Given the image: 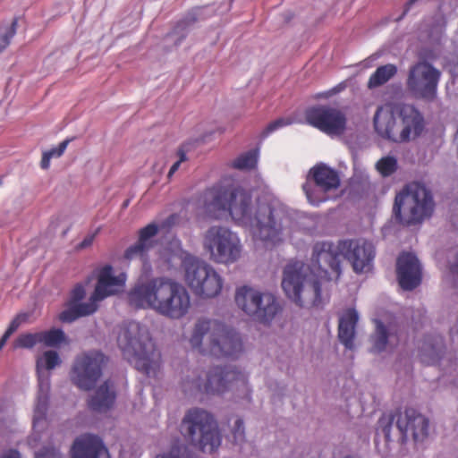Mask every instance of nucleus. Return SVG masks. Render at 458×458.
Instances as JSON below:
<instances>
[{
	"mask_svg": "<svg viewBox=\"0 0 458 458\" xmlns=\"http://www.w3.org/2000/svg\"><path fill=\"white\" fill-rule=\"evenodd\" d=\"M359 320V313L355 309L345 310L339 318L338 339L348 350L354 348L356 335V325Z\"/></svg>",
	"mask_w": 458,
	"mask_h": 458,
	"instance_id": "393cba45",
	"label": "nucleus"
},
{
	"mask_svg": "<svg viewBox=\"0 0 458 458\" xmlns=\"http://www.w3.org/2000/svg\"><path fill=\"white\" fill-rule=\"evenodd\" d=\"M37 344H40L39 332L21 334L14 341L15 349H32Z\"/></svg>",
	"mask_w": 458,
	"mask_h": 458,
	"instance_id": "c9c22d12",
	"label": "nucleus"
},
{
	"mask_svg": "<svg viewBox=\"0 0 458 458\" xmlns=\"http://www.w3.org/2000/svg\"><path fill=\"white\" fill-rule=\"evenodd\" d=\"M445 353L444 337L437 333L426 335L419 346V358L425 365L438 364Z\"/></svg>",
	"mask_w": 458,
	"mask_h": 458,
	"instance_id": "b1692460",
	"label": "nucleus"
},
{
	"mask_svg": "<svg viewBox=\"0 0 458 458\" xmlns=\"http://www.w3.org/2000/svg\"><path fill=\"white\" fill-rule=\"evenodd\" d=\"M159 227L156 223H150L139 231L137 242L128 247L124 252L126 259H132L138 256H144L152 247V238L158 233Z\"/></svg>",
	"mask_w": 458,
	"mask_h": 458,
	"instance_id": "bb28decb",
	"label": "nucleus"
},
{
	"mask_svg": "<svg viewBox=\"0 0 458 458\" xmlns=\"http://www.w3.org/2000/svg\"><path fill=\"white\" fill-rule=\"evenodd\" d=\"M174 215H171L168 218H167V222L171 223L174 221Z\"/></svg>",
	"mask_w": 458,
	"mask_h": 458,
	"instance_id": "6e6d98bb",
	"label": "nucleus"
},
{
	"mask_svg": "<svg viewBox=\"0 0 458 458\" xmlns=\"http://www.w3.org/2000/svg\"><path fill=\"white\" fill-rule=\"evenodd\" d=\"M2 458H21V454L18 450L11 449Z\"/></svg>",
	"mask_w": 458,
	"mask_h": 458,
	"instance_id": "8fccbe9b",
	"label": "nucleus"
},
{
	"mask_svg": "<svg viewBox=\"0 0 458 458\" xmlns=\"http://www.w3.org/2000/svg\"><path fill=\"white\" fill-rule=\"evenodd\" d=\"M16 26L17 20L14 19L4 31L0 30V53L10 45L12 38L16 34Z\"/></svg>",
	"mask_w": 458,
	"mask_h": 458,
	"instance_id": "e433bc0d",
	"label": "nucleus"
},
{
	"mask_svg": "<svg viewBox=\"0 0 458 458\" xmlns=\"http://www.w3.org/2000/svg\"><path fill=\"white\" fill-rule=\"evenodd\" d=\"M128 301L136 309H151L172 319L185 317L191 308L186 287L165 276L136 284L128 293Z\"/></svg>",
	"mask_w": 458,
	"mask_h": 458,
	"instance_id": "f03ea898",
	"label": "nucleus"
},
{
	"mask_svg": "<svg viewBox=\"0 0 458 458\" xmlns=\"http://www.w3.org/2000/svg\"><path fill=\"white\" fill-rule=\"evenodd\" d=\"M397 73V66L394 64L381 65L370 75L368 81L369 89L377 88L386 83Z\"/></svg>",
	"mask_w": 458,
	"mask_h": 458,
	"instance_id": "7c9ffc66",
	"label": "nucleus"
},
{
	"mask_svg": "<svg viewBox=\"0 0 458 458\" xmlns=\"http://www.w3.org/2000/svg\"><path fill=\"white\" fill-rule=\"evenodd\" d=\"M376 328L369 337L371 347L369 352L378 354L386 351L387 345H397L399 343V328L392 324L386 325L380 319H375Z\"/></svg>",
	"mask_w": 458,
	"mask_h": 458,
	"instance_id": "5701e85b",
	"label": "nucleus"
},
{
	"mask_svg": "<svg viewBox=\"0 0 458 458\" xmlns=\"http://www.w3.org/2000/svg\"><path fill=\"white\" fill-rule=\"evenodd\" d=\"M235 302L248 316L263 324H270L282 311L276 295L247 285L236 290Z\"/></svg>",
	"mask_w": 458,
	"mask_h": 458,
	"instance_id": "9b49d317",
	"label": "nucleus"
},
{
	"mask_svg": "<svg viewBox=\"0 0 458 458\" xmlns=\"http://www.w3.org/2000/svg\"><path fill=\"white\" fill-rule=\"evenodd\" d=\"M373 125L381 138L404 143L421 135L425 122L422 114L413 105H384L377 108Z\"/></svg>",
	"mask_w": 458,
	"mask_h": 458,
	"instance_id": "20e7f679",
	"label": "nucleus"
},
{
	"mask_svg": "<svg viewBox=\"0 0 458 458\" xmlns=\"http://www.w3.org/2000/svg\"><path fill=\"white\" fill-rule=\"evenodd\" d=\"M100 300L93 299V293L91 294L89 301L88 302H75L74 305L77 308L78 313L81 317L89 316L95 313L98 310L97 301Z\"/></svg>",
	"mask_w": 458,
	"mask_h": 458,
	"instance_id": "4c0bfd02",
	"label": "nucleus"
},
{
	"mask_svg": "<svg viewBox=\"0 0 458 458\" xmlns=\"http://www.w3.org/2000/svg\"><path fill=\"white\" fill-rule=\"evenodd\" d=\"M35 458H64V456L55 447L44 446L35 454Z\"/></svg>",
	"mask_w": 458,
	"mask_h": 458,
	"instance_id": "79ce46f5",
	"label": "nucleus"
},
{
	"mask_svg": "<svg viewBox=\"0 0 458 458\" xmlns=\"http://www.w3.org/2000/svg\"><path fill=\"white\" fill-rule=\"evenodd\" d=\"M29 314L27 312L18 313L10 322L6 328L4 335L9 339V337L24 323L29 319Z\"/></svg>",
	"mask_w": 458,
	"mask_h": 458,
	"instance_id": "ea45409f",
	"label": "nucleus"
},
{
	"mask_svg": "<svg viewBox=\"0 0 458 458\" xmlns=\"http://www.w3.org/2000/svg\"><path fill=\"white\" fill-rule=\"evenodd\" d=\"M299 121H297L293 117H279L271 123H269L266 128L261 131L260 133V139L265 140L267 138L271 133L276 131L277 130H280L284 127L292 125L293 123H297Z\"/></svg>",
	"mask_w": 458,
	"mask_h": 458,
	"instance_id": "f704fd0d",
	"label": "nucleus"
},
{
	"mask_svg": "<svg viewBox=\"0 0 458 458\" xmlns=\"http://www.w3.org/2000/svg\"><path fill=\"white\" fill-rule=\"evenodd\" d=\"M304 267L301 261L289 262L284 269L282 280V288L284 293L300 308L306 307L301 297L304 283L306 282Z\"/></svg>",
	"mask_w": 458,
	"mask_h": 458,
	"instance_id": "6ab92c4d",
	"label": "nucleus"
},
{
	"mask_svg": "<svg viewBox=\"0 0 458 458\" xmlns=\"http://www.w3.org/2000/svg\"><path fill=\"white\" fill-rule=\"evenodd\" d=\"M208 335V352L218 359H236L242 352V343L239 334L222 323H216L211 328L208 320H199L194 327L190 343L192 347L199 348L205 335Z\"/></svg>",
	"mask_w": 458,
	"mask_h": 458,
	"instance_id": "0eeeda50",
	"label": "nucleus"
},
{
	"mask_svg": "<svg viewBox=\"0 0 458 458\" xmlns=\"http://www.w3.org/2000/svg\"><path fill=\"white\" fill-rule=\"evenodd\" d=\"M342 258L340 241L336 244L330 241H322L317 242L313 245L310 269L317 278L311 281L313 293L312 306L320 307L324 305L322 285L318 277L327 276L328 270H331L339 276L342 274Z\"/></svg>",
	"mask_w": 458,
	"mask_h": 458,
	"instance_id": "9d476101",
	"label": "nucleus"
},
{
	"mask_svg": "<svg viewBox=\"0 0 458 458\" xmlns=\"http://www.w3.org/2000/svg\"><path fill=\"white\" fill-rule=\"evenodd\" d=\"M80 318L81 316L78 313L76 306L72 302H70L69 307L59 315V319L64 323H72Z\"/></svg>",
	"mask_w": 458,
	"mask_h": 458,
	"instance_id": "a19ab883",
	"label": "nucleus"
},
{
	"mask_svg": "<svg viewBox=\"0 0 458 458\" xmlns=\"http://www.w3.org/2000/svg\"><path fill=\"white\" fill-rule=\"evenodd\" d=\"M125 281L124 274L114 276L113 267L109 264L105 265L98 271L93 299L102 301L108 296L116 294L124 286Z\"/></svg>",
	"mask_w": 458,
	"mask_h": 458,
	"instance_id": "412c9836",
	"label": "nucleus"
},
{
	"mask_svg": "<svg viewBox=\"0 0 458 458\" xmlns=\"http://www.w3.org/2000/svg\"><path fill=\"white\" fill-rule=\"evenodd\" d=\"M116 392L114 384L110 380H106L100 385L95 394L88 401L89 408L97 412H106L114 404Z\"/></svg>",
	"mask_w": 458,
	"mask_h": 458,
	"instance_id": "a878e982",
	"label": "nucleus"
},
{
	"mask_svg": "<svg viewBox=\"0 0 458 458\" xmlns=\"http://www.w3.org/2000/svg\"><path fill=\"white\" fill-rule=\"evenodd\" d=\"M40 344L47 347H56L66 341L65 333L62 328L53 327L39 332Z\"/></svg>",
	"mask_w": 458,
	"mask_h": 458,
	"instance_id": "473e14b6",
	"label": "nucleus"
},
{
	"mask_svg": "<svg viewBox=\"0 0 458 458\" xmlns=\"http://www.w3.org/2000/svg\"><path fill=\"white\" fill-rule=\"evenodd\" d=\"M441 75V71L432 64L420 60L409 68L407 89L414 98L432 103L437 98Z\"/></svg>",
	"mask_w": 458,
	"mask_h": 458,
	"instance_id": "ddd939ff",
	"label": "nucleus"
},
{
	"mask_svg": "<svg viewBox=\"0 0 458 458\" xmlns=\"http://www.w3.org/2000/svg\"><path fill=\"white\" fill-rule=\"evenodd\" d=\"M340 249L354 273L360 275L372 270L376 256L372 242L364 239H344L340 240Z\"/></svg>",
	"mask_w": 458,
	"mask_h": 458,
	"instance_id": "a211bd4d",
	"label": "nucleus"
},
{
	"mask_svg": "<svg viewBox=\"0 0 458 458\" xmlns=\"http://www.w3.org/2000/svg\"><path fill=\"white\" fill-rule=\"evenodd\" d=\"M185 281L193 293L202 298H214L223 288V279L214 267L205 261L194 259L185 267Z\"/></svg>",
	"mask_w": 458,
	"mask_h": 458,
	"instance_id": "2eb2a0df",
	"label": "nucleus"
},
{
	"mask_svg": "<svg viewBox=\"0 0 458 458\" xmlns=\"http://www.w3.org/2000/svg\"><path fill=\"white\" fill-rule=\"evenodd\" d=\"M340 184L338 172L325 163H319L310 168L302 189L309 203L318 207L328 200V192L338 189Z\"/></svg>",
	"mask_w": 458,
	"mask_h": 458,
	"instance_id": "4468645a",
	"label": "nucleus"
},
{
	"mask_svg": "<svg viewBox=\"0 0 458 458\" xmlns=\"http://www.w3.org/2000/svg\"><path fill=\"white\" fill-rule=\"evenodd\" d=\"M232 434L233 437V442L236 445H242L245 442V426L242 418L238 417L233 423V427L232 428Z\"/></svg>",
	"mask_w": 458,
	"mask_h": 458,
	"instance_id": "58836bf2",
	"label": "nucleus"
},
{
	"mask_svg": "<svg viewBox=\"0 0 458 458\" xmlns=\"http://www.w3.org/2000/svg\"><path fill=\"white\" fill-rule=\"evenodd\" d=\"M454 268H455V271L458 274V252H457V256H456V261H455Z\"/></svg>",
	"mask_w": 458,
	"mask_h": 458,
	"instance_id": "5fc2aeb1",
	"label": "nucleus"
},
{
	"mask_svg": "<svg viewBox=\"0 0 458 458\" xmlns=\"http://www.w3.org/2000/svg\"><path fill=\"white\" fill-rule=\"evenodd\" d=\"M47 153H50V157H60L63 154L58 153L57 147L52 148L51 149L47 151Z\"/></svg>",
	"mask_w": 458,
	"mask_h": 458,
	"instance_id": "603ef678",
	"label": "nucleus"
},
{
	"mask_svg": "<svg viewBox=\"0 0 458 458\" xmlns=\"http://www.w3.org/2000/svg\"><path fill=\"white\" fill-rule=\"evenodd\" d=\"M203 204L208 210L228 211L239 225L250 226L256 245L274 249L284 242L287 208L276 199H259L252 212V195L234 184L216 183L205 190Z\"/></svg>",
	"mask_w": 458,
	"mask_h": 458,
	"instance_id": "f257e3e1",
	"label": "nucleus"
},
{
	"mask_svg": "<svg viewBox=\"0 0 458 458\" xmlns=\"http://www.w3.org/2000/svg\"><path fill=\"white\" fill-rule=\"evenodd\" d=\"M306 123L328 135L344 132L347 118L339 108L330 105H314L305 110Z\"/></svg>",
	"mask_w": 458,
	"mask_h": 458,
	"instance_id": "f3484780",
	"label": "nucleus"
},
{
	"mask_svg": "<svg viewBox=\"0 0 458 458\" xmlns=\"http://www.w3.org/2000/svg\"><path fill=\"white\" fill-rule=\"evenodd\" d=\"M203 10V8H196L189 12L174 25L173 30L165 35V39L167 41H173L175 47L180 46L187 38L191 27L199 20V16L201 14Z\"/></svg>",
	"mask_w": 458,
	"mask_h": 458,
	"instance_id": "cd10ccee",
	"label": "nucleus"
},
{
	"mask_svg": "<svg viewBox=\"0 0 458 458\" xmlns=\"http://www.w3.org/2000/svg\"><path fill=\"white\" fill-rule=\"evenodd\" d=\"M234 386H242L245 391L246 399L250 401L251 389L249 386L248 375L233 366H216L208 370L204 384H202L200 377H198L191 382L185 380L182 387L184 393L191 394L197 393L221 394Z\"/></svg>",
	"mask_w": 458,
	"mask_h": 458,
	"instance_id": "1a4fd4ad",
	"label": "nucleus"
},
{
	"mask_svg": "<svg viewBox=\"0 0 458 458\" xmlns=\"http://www.w3.org/2000/svg\"><path fill=\"white\" fill-rule=\"evenodd\" d=\"M433 211V196L425 185H408L395 196L393 214L402 225L420 224L430 217Z\"/></svg>",
	"mask_w": 458,
	"mask_h": 458,
	"instance_id": "6e6552de",
	"label": "nucleus"
},
{
	"mask_svg": "<svg viewBox=\"0 0 458 458\" xmlns=\"http://www.w3.org/2000/svg\"><path fill=\"white\" fill-rule=\"evenodd\" d=\"M8 338L5 337L4 335H2V337L0 338V351L3 349V347L4 346V344H6Z\"/></svg>",
	"mask_w": 458,
	"mask_h": 458,
	"instance_id": "864d4df0",
	"label": "nucleus"
},
{
	"mask_svg": "<svg viewBox=\"0 0 458 458\" xmlns=\"http://www.w3.org/2000/svg\"><path fill=\"white\" fill-rule=\"evenodd\" d=\"M178 156H179V160L174 162L169 169V172L167 174L168 178H171L173 176V174L179 169L181 163L185 161L187 158L186 153L182 149H179Z\"/></svg>",
	"mask_w": 458,
	"mask_h": 458,
	"instance_id": "a18cd8bd",
	"label": "nucleus"
},
{
	"mask_svg": "<svg viewBox=\"0 0 458 458\" xmlns=\"http://www.w3.org/2000/svg\"><path fill=\"white\" fill-rule=\"evenodd\" d=\"M450 73L453 83L456 85L458 89V59L450 64Z\"/></svg>",
	"mask_w": 458,
	"mask_h": 458,
	"instance_id": "de8ad7c7",
	"label": "nucleus"
},
{
	"mask_svg": "<svg viewBox=\"0 0 458 458\" xmlns=\"http://www.w3.org/2000/svg\"><path fill=\"white\" fill-rule=\"evenodd\" d=\"M99 229L94 233H89L76 247L77 250H83L92 245L96 235L98 233Z\"/></svg>",
	"mask_w": 458,
	"mask_h": 458,
	"instance_id": "49530a36",
	"label": "nucleus"
},
{
	"mask_svg": "<svg viewBox=\"0 0 458 458\" xmlns=\"http://www.w3.org/2000/svg\"><path fill=\"white\" fill-rule=\"evenodd\" d=\"M396 275L400 286L406 291L418 287L422 280V269L414 253L402 252L396 261Z\"/></svg>",
	"mask_w": 458,
	"mask_h": 458,
	"instance_id": "aec40b11",
	"label": "nucleus"
},
{
	"mask_svg": "<svg viewBox=\"0 0 458 458\" xmlns=\"http://www.w3.org/2000/svg\"><path fill=\"white\" fill-rule=\"evenodd\" d=\"M182 438L191 446L213 453L221 445L222 437L214 415L199 407L187 410L178 426Z\"/></svg>",
	"mask_w": 458,
	"mask_h": 458,
	"instance_id": "39448f33",
	"label": "nucleus"
},
{
	"mask_svg": "<svg viewBox=\"0 0 458 458\" xmlns=\"http://www.w3.org/2000/svg\"><path fill=\"white\" fill-rule=\"evenodd\" d=\"M117 344L123 357L148 377H156L161 364V353L146 326L135 320L122 324Z\"/></svg>",
	"mask_w": 458,
	"mask_h": 458,
	"instance_id": "7ed1b4c3",
	"label": "nucleus"
},
{
	"mask_svg": "<svg viewBox=\"0 0 458 458\" xmlns=\"http://www.w3.org/2000/svg\"><path fill=\"white\" fill-rule=\"evenodd\" d=\"M399 433V441L405 445L411 437L415 444L423 442L428 436L429 420L413 408H406L403 412H384L377 421L375 444L382 436L388 445L393 442L392 429L394 426Z\"/></svg>",
	"mask_w": 458,
	"mask_h": 458,
	"instance_id": "423d86ee",
	"label": "nucleus"
},
{
	"mask_svg": "<svg viewBox=\"0 0 458 458\" xmlns=\"http://www.w3.org/2000/svg\"><path fill=\"white\" fill-rule=\"evenodd\" d=\"M455 137L456 138L458 137V128H457V131H456Z\"/></svg>",
	"mask_w": 458,
	"mask_h": 458,
	"instance_id": "13d9d810",
	"label": "nucleus"
},
{
	"mask_svg": "<svg viewBox=\"0 0 458 458\" xmlns=\"http://www.w3.org/2000/svg\"><path fill=\"white\" fill-rule=\"evenodd\" d=\"M85 295H86V292H85L84 287L81 284H78L72 289V291L71 293L70 302H72V303L79 302L84 299Z\"/></svg>",
	"mask_w": 458,
	"mask_h": 458,
	"instance_id": "c03bdc74",
	"label": "nucleus"
},
{
	"mask_svg": "<svg viewBox=\"0 0 458 458\" xmlns=\"http://www.w3.org/2000/svg\"><path fill=\"white\" fill-rule=\"evenodd\" d=\"M72 458H110L103 440L92 434L76 438L72 448Z\"/></svg>",
	"mask_w": 458,
	"mask_h": 458,
	"instance_id": "4be33fe9",
	"label": "nucleus"
},
{
	"mask_svg": "<svg viewBox=\"0 0 458 458\" xmlns=\"http://www.w3.org/2000/svg\"><path fill=\"white\" fill-rule=\"evenodd\" d=\"M62 360L56 351L47 350L45 351L40 356L36 359V372L38 382L46 381L51 383L50 370L61 365Z\"/></svg>",
	"mask_w": 458,
	"mask_h": 458,
	"instance_id": "c85d7f7f",
	"label": "nucleus"
},
{
	"mask_svg": "<svg viewBox=\"0 0 458 458\" xmlns=\"http://www.w3.org/2000/svg\"><path fill=\"white\" fill-rule=\"evenodd\" d=\"M346 88V82L342 81L328 90L319 92L316 95V98H328L334 95L342 92Z\"/></svg>",
	"mask_w": 458,
	"mask_h": 458,
	"instance_id": "37998d69",
	"label": "nucleus"
},
{
	"mask_svg": "<svg viewBox=\"0 0 458 458\" xmlns=\"http://www.w3.org/2000/svg\"><path fill=\"white\" fill-rule=\"evenodd\" d=\"M51 383L38 382V394L34 408L33 424L37 425L47 418L49 406Z\"/></svg>",
	"mask_w": 458,
	"mask_h": 458,
	"instance_id": "c756f323",
	"label": "nucleus"
},
{
	"mask_svg": "<svg viewBox=\"0 0 458 458\" xmlns=\"http://www.w3.org/2000/svg\"><path fill=\"white\" fill-rule=\"evenodd\" d=\"M259 148H255L239 155L232 163L233 168L238 170L254 169L259 161Z\"/></svg>",
	"mask_w": 458,
	"mask_h": 458,
	"instance_id": "2f4dec72",
	"label": "nucleus"
},
{
	"mask_svg": "<svg viewBox=\"0 0 458 458\" xmlns=\"http://www.w3.org/2000/svg\"><path fill=\"white\" fill-rule=\"evenodd\" d=\"M129 205V200L124 201L123 207H127Z\"/></svg>",
	"mask_w": 458,
	"mask_h": 458,
	"instance_id": "4d7b16f0",
	"label": "nucleus"
},
{
	"mask_svg": "<svg viewBox=\"0 0 458 458\" xmlns=\"http://www.w3.org/2000/svg\"><path fill=\"white\" fill-rule=\"evenodd\" d=\"M398 162L394 156L381 157L376 164V169L383 177H388L396 172Z\"/></svg>",
	"mask_w": 458,
	"mask_h": 458,
	"instance_id": "72a5a7b5",
	"label": "nucleus"
},
{
	"mask_svg": "<svg viewBox=\"0 0 458 458\" xmlns=\"http://www.w3.org/2000/svg\"><path fill=\"white\" fill-rule=\"evenodd\" d=\"M70 141H71L70 139H66V140H63L62 142L59 143V145L57 146V149H58V153L59 154H64V152L67 148Z\"/></svg>",
	"mask_w": 458,
	"mask_h": 458,
	"instance_id": "3c124183",
	"label": "nucleus"
},
{
	"mask_svg": "<svg viewBox=\"0 0 458 458\" xmlns=\"http://www.w3.org/2000/svg\"><path fill=\"white\" fill-rule=\"evenodd\" d=\"M107 357L98 351H90L76 357L71 377L80 389L89 391L95 387L102 376Z\"/></svg>",
	"mask_w": 458,
	"mask_h": 458,
	"instance_id": "dca6fc26",
	"label": "nucleus"
},
{
	"mask_svg": "<svg viewBox=\"0 0 458 458\" xmlns=\"http://www.w3.org/2000/svg\"><path fill=\"white\" fill-rule=\"evenodd\" d=\"M204 247L213 261L225 265L236 262L242 250L238 234L228 227L220 225L208 228L204 238Z\"/></svg>",
	"mask_w": 458,
	"mask_h": 458,
	"instance_id": "f8f14e48",
	"label": "nucleus"
},
{
	"mask_svg": "<svg viewBox=\"0 0 458 458\" xmlns=\"http://www.w3.org/2000/svg\"><path fill=\"white\" fill-rule=\"evenodd\" d=\"M51 158L52 157H50V153H47L46 151L43 153L42 159L40 162V165L43 169H47L49 167Z\"/></svg>",
	"mask_w": 458,
	"mask_h": 458,
	"instance_id": "09e8293b",
	"label": "nucleus"
}]
</instances>
